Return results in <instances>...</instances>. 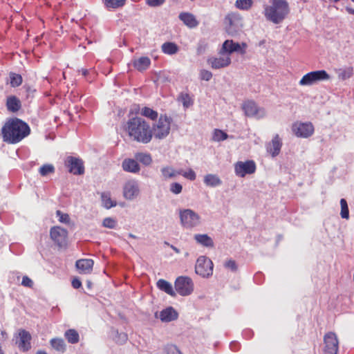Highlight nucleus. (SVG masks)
<instances>
[{
  "label": "nucleus",
  "mask_w": 354,
  "mask_h": 354,
  "mask_svg": "<svg viewBox=\"0 0 354 354\" xmlns=\"http://www.w3.org/2000/svg\"><path fill=\"white\" fill-rule=\"evenodd\" d=\"M171 122V119L167 115H160L157 124L153 127V135L158 139L167 136L170 131Z\"/></svg>",
  "instance_id": "4"
},
{
  "label": "nucleus",
  "mask_w": 354,
  "mask_h": 354,
  "mask_svg": "<svg viewBox=\"0 0 354 354\" xmlns=\"http://www.w3.org/2000/svg\"><path fill=\"white\" fill-rule=\"evenodd\" d=\"M169 189H170L171 192H172L173 194H178L181 193V192L183 190V187L178 183H172L170 185Z\"/></svg>",
  "instance_id": "48"
},
{
  "label": "nucleus",
  "mask_w": 354,
  "mask_h": 354,
  "mask_svg": "<svg viewBox=\"0 0 354 354\" xmlns=\"http://www.w3.org/2000/svg\"><path fill=\"white\" fill-rule=\"evenodd\" d=\"M341 212L340 215L342 218L348 219L349 218V210L346 201L344 198L340 200Z\"/></svg>",
  "instance_id": "41"
},
{
  "label": "nucleus",
  "mask_w": 354,
  "mask_h": 354,
  "mask_svg": "<svg viewBox=\"0 0 354 354\" xmlns=\"http://www.w3.org/2000/svg\"><path fill=\"white\" fill-rule=\"evenodd\" d=\"M346 10L349 14L354 15V9H353L352 8L346 7Z\"/></svg>",
  "instance_id": "57"
},
{
  "label": "nucleus",
  "mask_w": 354,
  "mask_h": 354,
  "mask_svg": "<svg viewBox=\"0 0 354 354\" xmlns=\"http://www.w3.org/2000/svg\"><path fill=\"white\" fill-rule=\"evenodd\" d=\"M139 187L137 181L128 180L123 187V196L127 200H131L139 194Z\"/></svg>",
  "instance_id": "17"
},
{
  "label": "nucleus",
  "mask_w": 354,
  "mask_h": 354,
  "mask_svg": "<svg viewBox=\"0 0 354 354\" xmlns=\"http://www.w3.org/2000/svg\"><path fill=\"white\" fill-rule=\"evenodd\" d=\"M33 281L28 276H24L21 281V285L24 287L32 288Z\"/></svg>",
  "instance_id": "53"
},
{
  "label": "nucleus",
  "mask_w": 354,
  "mask_h": 354,
  "mask_svg": "<svg viewBox=\"0 0 354 354\" xmlns=\"http://www.w3.org/2000/svg\"><path fill=\"white\" fill-rule=\"evenodd\" d=\"M64 337L68 342L72 344H77L80 340V335L75 329H68L64 333Z\"/></svg>",
  "instance_id": "31"
},
{
  "label": "nucleus",
  "mask_w": 354,
  "mask_h": 354,
  "mask_svg": "<svg viewBox=\"0 0 354 354\" xmlns=\"http://www.w3.org/2000/svg\"><path fill=\"white\" fill-rule=\"evenodd\" d=\"M179 19L190 28H196L198 25V21L195 16L190 12H181L179 15Z\"/></svg>",
  "instance_id": "22"
},
{
  "label": "nucleus",
  "mask_w": 354,
  "mask_h": 354,
  "mask_svg": "<svg viewBox=\"0 0 354 354\" xmlns=\"http://www.w3.org/2000/svg\"><path fill=\"white\" fill-rule=\"evenodd\" d=\"M56 215L59 218V221L64 223H69L70 217L68 214L62 213L60 210H57Z\"/></svg>",
  "instance_id": "46"
},
{
  "label": "nucleus",
  "mask_w": 354,
  "mask_h": 354,
  "mask_svg": "<svg viewBox=\"0 0 354 354\" xmlns=\"http://www.w3.org/2000/svg\"><path fill=\"white\" fill-rule=\"evenodd\" d=\"M289 12V3L286 0H269L268 3L264 6L266 19L275 24L282 22Z\"/></svg>",
  "instance_id": "3"
},
{
  "label": "nucleus",
  "mask_w": 354,
  "mask_h": 354,
  "mask_svg": "<svg viewBox=\"0 0 354 354\" xmlns=\"http://www.w3.org/2000/svg\"><path fill=\"white\" fill-rule=\"evenodd\" d=\"M167 354H182L178 348L175 345H169L167 348Z\"/></svg>",
  "instance_id": "52"
},
{
  "label": "nucleus",
  "mask_w": 354,
  "mask_h": 354,
  "mask_svg": "<svg viewBox=\"0 0 354 354\" xmlns=\"http://www.w3.org/2000/svg\"><path fill=\"white\" fill-rule=\"evenodd\" d=\"M157 287L171 296H175L176 293L170 283L165 279H159L156 283Z\"/></svg>",
  "instance_id": "26"
},
{
  "label": "nucleus",
  "mask_w": 354,
  "mask_h": 354,
  "mask_svg": "<svg viewBox=\"0 0 354 354\" xmlns=\"http://www.w3.org/2000/svg\"><path fill=\"white\" fill-rule=\"evenodd\" d=\"M122 167L123 170L131 173H138L140 169L138 162L131 158L124 159L122 162Z\"/></svg>",
  "instance_id": "24"
},
{
  "label": "nucleus",
  "mask_w": 354,
  "mask_h": 354,
  "mask_svg": "<svg viewBox=\"0 0 354 354\" xmlns=\"http://www.w3.org/2000/svg\"><path fill=\"white\" fill-rule=\"evenodd\" d=\"M183 176H184L185 178L190 180H194L196 179V174L194 172V171L192 169H189L188 171H183V170H181V174Z\"/></svg>",
  "instance_id": "50"
},
{
  "label": "nucleus",
  "mask_w": 354,
  "mask_h": 354,
  "mask_svg": "<svg viewBox=\"0 0 354 354\" xmlns=\"http://www.w3.org/2000/svg\"><path fill=\"white\" fill-rule=\"evenodd\" d=\"M140 114L153 121L156 120L158 117L157 111L147 106H145L141 109Z\"/></svg>",
  "instance_id": "34"
},
{
  "label": "nucleus",
  "mask_w": 354,
  "mask_h": 354,
  "mask_svg": "<svg viewBox=\"0 0 354 354\" xmlns=\"http://www.w3.org/2000/svg\"><path fill=\"white\" fill-rule=\"evenodd\" d=\"M338 78L342 80H346L350 77H351L353 75V68L350 66L347 68L344 69H339L338 73Z\"/></svg>",
  "instance_id": "36"
},
{
  "label": "nucleus",
  "mask_w": 354,
  "mask_h": 354,
  "mask_svg": "<svg viewBox=\"0 0 354 354\" xmlns=\"http://www.w3.org/2000/svg\"><path fill=\"white\" fill-rule=\"evenodd\" d=\"M101 198L103 203V206L106 209H110L113 207L116 206V202L111 200V195L109 193H102Z\"/></svg>",
  "instance_id": "35"
},
{
  "label": "nucleus",
  "mask_w": 354,
  "mask_h": 354,
  "mask_svg": "<svg viewBox=\"0 0 354 354\" xmlns=\"http://www.w3.org/2000/svg\"><path fill=\"white\" fill-rule=\"evenodd\" d=\"M194 239L196 241L205 247H213L214 246V242L213 240L210 236H209L207 234H196L194 236Z\"/></svg>",
  "instance_id": "28"
},
{
  "label": "nucleus",
  "mask_w": 354,
  "mask_h": 354,
  "mask_svg": "<svg viewBox=\"0 0 354 354\" xmlns=\"http://www.w3.org/2000/svg\"><path fill=\"white\" fill-rule=\"evenodd\" d=\"M50 235L51 239L59 247H62L66 244L68 236L66 230L59 226H55L50 229Z\"/></svg>",
  "instance_id": "16"
},
{
  "label": "nucleus",
  "mask_w": 354,
  "mask_h": 354,
  "mask_svg": "<svg viewBox=\"0 0 354 354\" xmlns=\"http://www.w3.org/2000/svg\"><path fill=\"white\" fill-rule=\"evenodd\" d=\"M242 109L244 111L245 115L248 117H254L259 111L257 104L252 100L245 101L242 104Z\"/></svg>",
  "instance_id": "23"
},
{
  "label": "nucleus",
  "mask_w": 354,
  "mask_h": 354,
  "mask_svg": "<svg viewBox=\"0 0 354 354\" xmlns=\"http://www.w3.org/2000/svg\"><path fill=\"white\" fill-rule=\"evenodd\" d=\"M208 44L207 43L203 40L200 41L198 44L197 48H196V53L198 55L203 54L207 48Z\"/></svg>",
  "instance_id": "47"
},
{
  "label": "nucleus",
  "mask_w": 354,
  "mask_h": 354,
  "mask_svg": "<svg viewBox=\"0 0 354 354\" xmlns=\"http://www.w3.org/2000/svg\"><path fill=\"white\" fill-rule=\"evenodd\" d=\"M225 29L230 35H236L242 27L241 18L234 13L228 14L224 19Z\"/></svg>",
  "instance_id": "9"
},
{
  "label": "nucleus",
  "mask_w": 354,
  "mask_h": 354,
  "mask_svg": "<svg viewBox=\"0 0 354 354\" xmlns=\"http://www.w3.org/2000/svg\"><path fill=\"white\" fill-rule=\"evenodd\" d=\"M6 106L9 111L15 113L21 109V103L16 96L12 95L7 98Z\"/></svg>",
  "instance_id": "25"
},
{
  "label": "nucleus",
  "mask_w": 354,
  "mask_h": 354,
  "mask_svg": "<svg viewBox=\"0 0 354 354\" xmlns=\"http://www.w3.org/2000/svg\"><path fill=\"white\" fill-rule=\"evenodd\" d=\"M178 100L182 102L185 108H188L193 104V100L188 93H181L178 96Z\"/></svg>",
  "instance_id": "39"
},
{
  "label": "nucleus",
  "mask_w": 354,
  "mask_h": 354,
  "mask_svg": "<svg viewBox=\"0 0 354 354\" xmlns=\"http://www.w3.org/2000/svg\"><path fill=\"white\" fill-rule=\"evenodd\" d=\"M257 166L254 160L245 162L238 161L234 165V171L236 176L243 178L247 174H252L256 171Z\"/></svg>",
  "instance_id": "12"
},
{
  "label": "nucleus",
  "mask_w": 354,
  "mask_h": 354,
  "mask_svg": "<svg viewBox=\"0 0 354 354\" xmlns=\"http://www.w3.org/2000/svg\"><path fill=\"white\" fill-rule=\"evenodd\" d=\"M324 353L337 354L339 350V342L335 333L328 332L324 337Z\"/></svg>",
  "instance_id": "11"
},
{
  "label": "nucleus",
  "mask_w": 354,
  "mask_h": 354,
  "mask_svg": "<svg viewBox=\"0 0 354 354\" xmlns=\"http://www.w3.org/2000/svg\"><path fill=\"white\" fill-rule=\"evenodd\" d=\"M330 79V75L324 70L311 71L304 75L299 81L301 86H309L313 84L323 80Z\"/></svg>",
  "instance_id": "5"
},
{
  "label": "nucleus",
  "mask_w": 354,
  "mask_h": 354,
  "mask_svg": "<svg viewBox=\"0 0 354 354\" xmlns=\"http://www.w3.org/2000/svg\"><path fill=\"white\" fill-rule=\"evenodd\" d=\"M26 91L28 93H34L35 90L32 89L30 86L26 87Z\"/></svg>",
  "instance_id": "58"
},
{
  "label": "nucleus",
  "mask_w": 354,
  "mask_h": 354,
  "mask_svg": "<svg viewBox=\"0 0 354 354\" xmlns=\"http://www.w3.org/2000/svg\"><path fill=\"white\" fill-rule=\"evenodd\" d=\"M1 336H2V339L3 340H6L7 339V337H8L7 333L5 331L1 330Z\"/></svg>",
  "instance_id": "56"
},
{
  "label": "nucleus",
  "mask_w": 354,
  "mask_h": 354,
  "mask_svg": "<svg viewBox=\"0 0 354 354\" xmlns=\"http://www.w3.org/2000/svg\"><path fill=\"white\" fill-rule=\"evenodd\" d=\"M180 218L183 227L192 228L199 225L200 216L190 209H186L180 212Z\"/></svg>",
  "instance_id": "6"
},
{
  "label": "nucleus",
  "mask_w": 354,
  "mask_h": 354,
  "mask_svg": "<svg viewBox=\"0 0 354 354\" xmlns=\"http://www.w3.org/2000/svg\"><path fill=\"white\" fill-rule=\"evenodd\" d=\"M161 173L165 179L172 178L181 174V170H175L171 167H164L161 169Z\"/></svg>",
  "instance_id": "30"
},
{
  "label": "nucleus",
  "mask_w": 354,
  "mask_h": 354,
  "mask_svg": "<svg viewBox=\"0 0 354 354\" xmlns=\"http://www.w3.org/2000/svg\"><path fill=\"white\" fill-rule=\"evenodd\" d=\"M227 134L220 129H215L214 132L213 139L215 141H223L227 138Z\"/></svg>",
  "instance_id": "44"
},
{
  "label": "nucleus",
  "mask_w": 354,
  "mask_h": 354,
  "mask_svg": "<svg viewBox=\"0 0 354 354\" xmlns=\"http://www.w3.org/2000/svg\"><path fill=\"white\" fill-rule=\"evenodd\" d=\"M125 0H105V5L109 8H118L124 5Z\"/></svg>",
  "instance_id": "42"
},
{
  "label": "nucleus",
  "mask_w": 354,
  "mask_h": 354,
  "mask_svg": "<svg viewBox=\"0 0 354 354\" xmlns=\"http://www.w3.org/2000/svg\"><path fill=\"white\" fill-rule=\"evenodd\" d=\"M353 2H354V0H351Z\"/></svg>",
  "instance_id": "64"
},
{
  "label": "nucleus",
  "mask_w": 354,
  "mask_h": 354,
  "mask_svg": "<svg viewBox=\"0 0 354 354\" xmlns=\"http://www.w3.org/2000/svg\"><path fill=\"white\" fill-rule=\"evenodd\" d=\"M65 165L68 167V171L74 175H82L84 173V162L79 158L68 156L65 160Z\"/></svg>",
  "instance_id": "15"
},
{
  "label": "nucleus",
  "mask_w": 354,
  "mask_h": 354,
  "mask_svg": "<svg viewBox=\"0 0 354 354\" xmlns=\"http://www.w3.org/2000/svg\"><path fill=\"white\" fill-rule=\"evenodd\" d=\"M161 49L165 54L171 55L176 54L178 51L179 48L175 43L167 41L162 45Z\"/></svg>",
  "instance_id": "29"
},
{
  "label": "nucleus",
  "mask_w": 354,
  "mask_h": 354,
  "mask_svg": "<svg viewBox=\"0 0 354 354\" xmlns=\"http://www.w3.org/2000/svg\"><path fill=\"white\" fill-rule=\"evenodd\" d=\"M331 1H333V2H335V3H336V2L339 1L340 0H331Z\"/></svg>",
  "instance_id": "63"
},
{
  "label": "nucleus",
  "mask_w": 354,
  "mask_h": 354,
  "mask_svg": "<svg viewBox=\"0 0 354 354\" xmlns=\"http://www.w3.org/2000/svg\"><path fill=\"white\" fill-rule=\"evenodd\" d=\"M204 183L207 186L216 187L220 185L222 182L216 175L207 174L204 178Z\"/></svg>",
  "instance_id": "32"
},
{
  "label": "nucleus",
  "mask_w": 354,
  "mask_h": 354,
  "mask_svg": "<svg viewBox=\"0 0 354 354\" xmlns=\"http://www.w3.org/2000/svg\"><path fill=\"white\" fill-rule=\"evenodd\" d=\"M72 286L74 288L77 289L82 286V282L80 279L75 278L72 281Z\"/></svg>",
  "instance_id": "55"
},
{
  "label": "nucleus",
  "mask_w": 354,
  "mask_h": 354,
  "mask_svg": "<svg viewBox=\"0 0 354 354\" xmlns=\"http://www.w3.org/2000/svg\"><path fill=\"white\" fill-rule=\"evenodd\" d=\"M129 237H131V238H133V239H134V238H136V236H134V235H133V234H129Z\"/></svg>",
  "instance_id": "61"
},
{
  "label": "nucleus",
  "mask_w": 354,
  "mask_h": 354,
  "mask_svg": "<svg viewBox=\"0 0 354 354\" xmlns=\"http://www.w3.org/2000/svg\"><path fill=\"white\" fill-rule=\"evenodd\" d=\"M116 223V221L110 217L105 218L102 222L103 226L109 229L115 228Z\"/></svg>",
  "instance_id": "45"
},
{
  "label": "nucleus",
  "mask_w": 354,
  "mask_h": 354,
  "mask_svg": "<svg viewBox=\"0 0 354 354\" xmlns=\"http://www.w3.org/2000/svg\"><path fill=\"white\" fill-rule=\"evenodd\" d=\"M252 0H236L235 5L240 10H249L252 6Z\"/></svg>",
  "instance_id": "40"
},
{
  "label": "nucleus",
  "mask_w": 354,
  "mask_h": 354,
  "mask_svg": "<svg viewBox=\"0 0 354 354\" xmlns=\"http://www.w3.org/2000/svg\"><path fill=\"white\" fill-rule=\"evenodd\" d=\"M135 158L145 165H149L152 162L151 156L149 153H137L135 155Z\"/></svg>",
  "instance_id": "37"
},
{
  "label": "nucleus",
  "mask_w": 354,
  "mask_h": 354,
  "mask_svg": "<svg viewBox=\"0 0 354 354\" xmlns=\"http://www.w3.org/2000/svg\"><path fill=\"white\" fill-rule=\"evenodd\" d=\"M55 171V167L52 164H44L39 169V173L41 176L54 174Z\"/></svg>",
  "instance_id": "38"
},
{
  "label": "nucleus",
  "mask_w": 354,
  "mask_h": 354,
  "mask_svg": "<svg viewBox=\"0 0 354 354\" xmlns=\"http://www.w3.org/2000/svg\"><path fill=\"white\" fill-rule=\"evenodd\" d=\"M248 45L245 42L239 44L235 42L232 39L225 40L221 47L222 52H225L226 54L231 55L233 53H238L241 55H245L246 53V48Z\"/></svg>",
  "instance_id": "13"
},
{
  "label": "nucleus",
  "mask_w": 354,
  "mask_h": 354,
  "mask_svg": "<svg viewBox=\"0 0 354 354\" xmlns=\"http://www.w3.org/2000/svg\"><path fill=\"white\" fill-rule=\"evenodd\" d=\"M88 71L87 69H82V73L84 76H86L88 74Z\"/></svg>",
  "instance_id": "59"
},
{
  "label": "nucleus",
  "mask_w": 354,
  "mask_h": 354,
  "mask_svg": "<svg viewBox=\"0 0 354 354\" xmlns=\"http://www.w3.org/2000/svg\"><path fill=\"white\" fill-rule=\"evenodd\" d=\"M213 263L209 258L201 256L197 259L195 272L203 277H208L213 273Z\"/></svg>",
  "instance_id": "7"
},
{
  "label": "nucleus",
  "mask_w": 354,
  "mask_h": 354,
  "mask_svg": "<svg viewBox=\"0 0 354 354\" xmlns=\"http://www.w3.org/2000/svg\"><path fill=\"white\" fill-rule=\"evenodd\" d=\"M165 0H147V3L152 7H156L162 5Z\"/></svg>",
  "instance_id": "54"
},
{
  "label": "nucleus",
  "mask_w": 354,
  "mask_h": 354,
  "mask_svg": "<svg viewBox=\"0 0 354 354\" xmlns=\"http://www.w3.org/2000/svg\"><path fill=\"white\" fill-rule=\"evenodd\" d=\"M123 129L130 138L143 144L149 143L153 137L150 124L141 117L135 116L129 118Z\"/></svg>",
  "instance_id": "2"
},
{
  "label": "nucleus",
  "mask_w": 354,
  "mask_h": 354,
  "mask_svg": "<svg viewBox=\"0 0 354 354\" xmlns=\"http://www.w3.org/2000/svg\"><path fill=\"white\" fill-rule=\"evenodd\" d=\"M282 142L279 135H275L272 141L266 146L267 151L271 154L272 157L278 156L281 151Z\"/></svg>",
  "instance_id": "20"
},
{
  "label": "nucleus",
  "mask_w": 354,
  "mask_h": 354,
  "mask_svg": "<svg viewBox=\"0 0 354 354\" xmlns=\"http://www.w3.org/2000/svg\"><path fill=\"white\" fill-rule=\"evenodd\" d=\"M292 131L300 138H308L314 133V127L311 122H297L292 124Z\"/></svg>",
  "instance_id": "14"
},
{
  "label": "nucleus",
  "mask_w": 354,
  "mask_h": 354,
  "mask_svg": "<svg viewBox=\"0 0 354 354\" xmlns=\"http://www.w3.org/2000/svg\"><path fill=\"white\" fill-rule=\"evenodd\" d=\"M93 260L91 259H79L75 263V266L81 274H89L93 270Z\"/></svg>",
  "instance_id": "19"
},
{
  "label": "nucleus",
  "mask_w": 354,
  "mask_h": 354,
  "mask_svg": "<svg viewBox=\"0 0 354 354\" xmlns=\"http://www.w3.org/2000/svg\"><path fill=\"white\" fill-rule=\"evenodd\" d=\"M232 60L230 55L222 52L221 48L218 53V57H212L207 59V64L213 69H220L229 66Z\"/></svg>",
  "instance_id": "10"
},
{
  "label": "nucleus",
  "mask_w": 354,
  "mask_h": 354,
  "mask_svg": "<svg viewBox=\"0 0 354 354\" xmlns=\"http://www.w3.org/2000/svg\"><path fill=\"white\" fill-rule=\"evenodd\" d=\"M52 347L57 351L64 353L66 351V344L62 338H53L50 341Z\"/></svg>",
  "instance_id": "33"
},
{
  "label": "nucleus",
  "mask_w": 354,
  "mask_h": 354,
  "mask_svg": "<svg viewBox=\"0 0 354 354\" xmlns=\"http://www.w3.org/2000/svg\"><path fill=\"white\" fill-rule=\"evenodd\" d=\"M174 286L176 292L182 296L189 295L194 290V283L188 277H178L175 281Z\"/></svg>",
  "instance_id": "8"
},
{
  "label": "nucleus",
  "mask_w": 354,
  "mask_h": 354,
  "mask_svg": "<svg viewBox=\"0 0 354 354\" xmlns=\"http://www.w3.org/2000/svg\"><path fill=\"white\" fill-rule=\"evenodd\" d=\"M30 133L28 124L17 118L8 119L1 128L3 141L8 144H17Z\"/></svg>",
  "instance_id": "1"
},
{
  "label": "nucleus",
  "mask_w": 354,
  "mask_h": 354,
  "mask_svg": "<svg viewBox=\"0 0 354 354\" xmlns=\"http://www.w3.org/2000/svg\"><path fill=\"white\" fill-rule=\"evenodd\" d=\"M178 313L172 308L168 307L160 313V319L163 322H169L178 319Z\"/></svg>",
  "instance_id": "21"
},
{
  "label": "nucleus",
  "mask_w": 354,
  "mask_h": 354,
  "mask_svg": "<svg viewBox=\"0 0 354 354\" xmlns=\"http://www.w3.org/2000/svg\"><path fill=\"white\" fill-rule=\"evenodd\" d=\"M151 61L147 57H141L133 62V66L138 71H142L146 70L150 66Z\"/></svg>",
  "instance_id": "27"
},
{
  "label": "nucleus",
  "mask_w": 354,
  "mask_h": 354,
  "mask_svg": "<svg viewBox=\"0 0 354 354\" xmlns=\"http://www.w3.org/2000/svg\"><path fill=\"white\" fill-rule=\"evenodd\" d=\"M19 340L17 342L18 347L20 351L26 352L31 348L30 341L32 339L30 333L24 329H20L19 330Z\"/></svg>",
  "instance_id": "18"
},
{
  "label": "nucleus",
  "mask_w": 354,
  "mask_h": 354,
  "mask_svg": "<svg viewBox=\"0 0 354 354\" xmlns=\"http://www.w3.org/2000/svg\"><path fill=\"white\" fill-rule=\"evenodd\" d=\"M36 354H47V353L44 351H38Z\"/></svg>",
  "instance_id": "60"
},
{
  "label": "nucleus",
  "mask_w": 354,
  "mask_h": 354,
  "mask_svg": "<svg viewBox=\"0 0 354 354\" xmlns=\"http://www.w3.org/2000/svg\"><path fill=\"white\" fill-rule=\"evenodd\" d=\"M123 337H124V340H126V339H127V335L124 334Z\"/></svg>",
  "instance_id": "62"
},
{
  "label": "nucleus",
  "mask_w": 354,
  "mask_h": 354,
  "mask_svg": "<svg viewBox=\"0 0 354 354\" xmlns=\"http://www.w3.org/2000/svg\"><path fill=\"white\" fill-rule=\"evenodd\" d=\"M10 84L12 87H17L21 84L22 77L14 73L10 74Z\"/></svg>",
  "instance_id": "43"
},
{
  "label": "nucleus",
  "mask_w": 354,
  "mask_h": 354,
  "mask_svg": "<svg viewBox=\"0 0 354 354\" xmlns=\"http://www.w3.org/2000/svg\"><path fill=\"white\" fill-rule=\"evenodd\" d=\"M225 268L231 270L232 271H236L237 270V265L234 260L229 259L225 261L224 264Z\"/></svg>",
  "instance_id": "51"
},
{
  "label": "nucleus",
  "mask_w": 354,
  "mask_h": 354,
  "mask_svg": "<svg viewBox=\"0 0 354 354\" xmlns=\"http://www.w3.org/2000/svg\"><path fill=\"white\" fill-rule=\"evenodd\" d=\"M199 75H200V78L201 80L209 81L212 77V72H210L207 70H205V69L201 70Z\"/></svg>",
  "instance_id": "49"
}]
</instances>
